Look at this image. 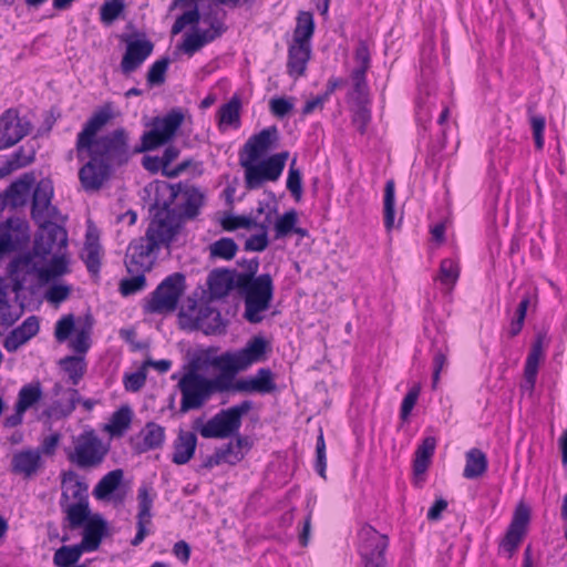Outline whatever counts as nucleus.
Masks as SVG:
<instances>
[{"mask_svg": "<svg viewBox=\"0 0 567 567\" xmlns=\"http://www.w3.org/2000/svg\"><path fill=\"white\" fill-rule=\"evenodd\" d=\"M87 240H90L87 238ZM83 259L90 272L96 274L100 270V256H99V245L86 241L84 247Z\"/></svg>", "mask_w": 567, "mask_h": 567, "instance_id": "nucleus-57", "label": "nucleus"}, {"mask_svg": "<svg viewBox=\"0 0 567 567\" xmlns=\"http://www.w3.org/2000/svg\"><path fill=\"white\" fill-rule=\"evenodd\" d=\"M240 274L236 270H215L209 279L208 286L213 295L226 296L231 289H236V279Z\"/></svg>", "mask_w": 567, "mask_h": 567, "instance_id": "nucleus-32", "label": "nucleus"}, {"mask_svg": "<svg viewBox=\"0 0 567 567\" xmlns=\"http://www.w3.org/2000/svg\"><path fill=\"white\" fill-rule=\"evenodd\" d=\"M544 349H543V337L538 336L536 341L533 343L530 352L526 359L525 369H524V382L520 385L523 392H527L529 395L533 394L539 361L543 358Z\"/></svg>", "mask_w": 567, "mask_h": 567, "instance_id": "nucleus-28", "label": "nucleus"}, {"mask_svg": "<svg viewBox=\"0 0 567 567\" xmlns=\"http://www.w3.org/2000/svg\"><path fill=\"white\" fill-rule=\"evenodd\" d=\"M71 293V287L66 285H53L45 292V299L50 303L59 305L66 300Z\"/></svg>", "mask_w": 567, "mask_h": 567, "instance_id": "nucleus-62", "label": "nucleus"}, {"mask_svg": "<svg viewBox=\"0 0 567 567\" xmlns=\"http://www.w3.org/2000/svg\"><path fill=\"white\" fill-rule=\"evenodd\" d=\"M42 466L39 449L22 450L12 455L11 472L25 478L34 476Z\"/></svg>", "mask_w": 567, "mask_h": 567, "instance_id": "nucleus-26", "label": "nucleus"}, {"mask_svg": "<svg viewBox=\"0 0 567 567\" xmlns=\"http://www.w3.org/2000/svg\"><path fill=\"white\" fill-rule=\"evenodd\" d=\"M106 532V522L100 516H93L85 525L80 547L85 551H93L100 547Z\"/></svg>", "mask_w": 567, "mask_h": 567, "instance_id": "nucleus-30", "label": "nucleus"}, {"mask_svg": "<svg viewBox=\"0 0 567 567\" xmlns=\"http://www.w3.org/2000/svg\"><path fill=\"white\" fill-rule=\"evenodd\" d=\"M487 468L486 455L478 449H472L466 453V465L463 472L466 478H476L482 476Z\"/></svg>", "mask_w": 567, "mask_h": 567, "instance_id": "nucleus-36", "label": "nucleus"}, {"mask_svg": "<svg viewBox=\"0 0 567 567\" xmlns=\"http://www.w3.org/2000/svg\"><path fill=\"white\" fill-rule=\"evenodd\" d=\"M124 477V472L121 468L113 470L105 474L93 489V495L96 499H107L110 495L115 492Z\"/></svg>", "mask_w": 567, "mask_h": 567, "instance_id": "nucleus-33", "label": "nucleus"}, {"mask_svg": "<svg viewBox=\"0 0 567 567\" xmlns=\"http://www.w3.org/2000/svg\"><path fill=\"white\" fill-rule=\"evenodd\" d=\"M181 322L183 328L202 330L206 334L217 333L223 330L219 311L207 305H202L198 309L193 308L189 313L182 311Z\"/></svg>", "mask_w": 567, "mask_h": 567, "instance_id": "nucleus-15", "label": "nucleus"}, {"mask_svg": "<svg viewBox=\"0 0 567 567\" xmlns=\"http://www.w3.org/2000/svg\"><path fill=\"white\" fill-rule=\"evenodd\" d=\"M240 100L236 96L219 109L220 124L238 126L240 123Z\"/></svg>", "mask_w": 567, "mask_h": 567, "instance_id": "nucleus-45", "label": "nucleus"}, {"mask_svg": "<svg viewBox=\"0 0 567 567\" xmlns=\"http://www.w3.org/2000/svg\"><path fill=\"white\" fill-rule=\"evenodd\" d=\"M177 388L182 394L181 413L199 410L212 398L208 378L195 369H190L178 380Z\"/></svg>", "mask_w": 567, "mask_h": 567, "instance_id": "nucleus-9", "label": "nucleus"}, {"mask_svg": "<svg viewBox=\"0 0 567 567\" xmlns=\"http://www.w3.org/2000/svg\"><path fill=\"white\" fill-rule=\"evenodd\" d=\"M297 221L298 215L296 210L286 212L275 223L276 238L287 237L295 229Z\"/></svg>", "mask_w": 567, "mask_h": 567, "instance_id": "nucleus-51", "label": "nucleus"}, {"mask_svg": "<svg viewBox=\"0 0 567 567\" xmlns=\"http://www.w3.org/2000/svg\"><path fill=\"white\" fill-rule=\"evenodd\" d=\"M18 316L11 312V306L8 300V286L0 279V323L2 326H12Z\"/></svg>", "mask_w": 567, "mask_h": 567, "instance_id": "nucleus-49", "label": "nucleus"}, {"mask_svg": "<svg viewBox=\"0 0 567 567\" xmlns=\"http://www.w3.org/2000/svg\"><path fill=\"white\" fill-rule=\"evenodd\" d=\"M197 445V436L194 432L181 430L174 442L173 463L183 465L193 457Z\"/></svg>", "mask_w": 567, "mask_h": 567, "instance_id": "nucleus-31", "label": "nucleus"}, {"mask_svg": "<svg viewBox=\"0 0 567 567\" xmlns=\"http://www.w3.org/2000/svg\"><path fill=\"white\" fill-rule=\"evenodd\" d=\"M199 19L200 13L198 11V8L195 6L194 9L184 12L175 20L172 27V34L176 35L181 33L187 24H195L199 21Z\"/></svg>", "mask_w": 567, "mask_h": 567, "instance_id": "nucleus-58", "label": "nucleus"}, {"mask_svg": "<svg viewBox=\"0 0 567 567\" xmlns=\"http://www.w3.org/2000/svg\"><path fill=\"white\" fill-rule=\"evenodd\" d=\"M359 551L364 567H388L384 553L389 546L388 536L379 533L370 525L359 532Z\"/></svg>", "mask_w": 567, "mask_h": 567, "instance_id": "nucleus-11", "label": "nucleus"}, {"mask_svg": "<svg viewBox=\"0 0 567 567\" xmlns=\"http://www.w3.org/2000/svg\"><path fill=\"white\" fill-rule=\"evenodd\" d=\"M83 551L84 550L79 544L73 546H62L55 550L53 563L60 567H70L79 561Z\"/></svg>", "mask_w": 567, "mask_h": 567, "instance_id": "nucleus-44", "label": "nucleus"}, {"mask_svg": "<svg viewBox=\"0 0 567 567\" xmlns=\"http://www.w3.org/2000/svg\"><path fill=\"white\" fill-rule=\"evenodd\" d=\"M237 251L238 245L229 237H223L209 245V254L213 258L230 260L236 256Z\"/></svg>", "mask_w": 567, "mask_h": 567, "instance_id": "nucleus-43", "label": "nucleus"}, {"mask_svg": "<svg viewBox=\"0 0 567 567\" xmlns=\"http://www.w3.org/2000/svg\"><path fill=\"white\" fill-rule=\"evenodd\" d=\"M92 323L89 322L76 332L75 338L71 341L70 347L78 353H85L90 348V333Z\"/></svg>", "mask_w": 567, "mask_h": 567, "instance_id": "nucleus-60", "label": "nucleus"}, {"mask_svg": "<svg viewBox=\"0 0 567 567\" xmlns=\"http://www.w3.org/2000/svg\"><path fill=\"white\" fill-rule=\"evenodd\" d=\"M310 44L292 42L288 50V74L295 79L302 76L306 72L308 61L310 60Z\"/></svg>", "mask_w": 567, "mask_h": 567, "instance_id": "nucleus-29", "label": "nucleus"}, {"mask_svg": "<svg viewBox=\"0 0 567 567\" xmlns=\"http://www.w3.org/2000/svg\"><path fill=\"white\" fill-rule=\"evenodd\" d=\"M140 435L143 439L142 452L162 446L165 439V429L154 422L146 423Z\"/></svg>", "mask_w": 567, "mask_h": 567, "instance_id": "nucleus-40", "label": "nucleus"}, {"mask_svg": "<svg viewBox=\"0 0 567 567\" xmlns=\"http://www.w3.org/2000/svg\"><path fill=\"white\" fill-rule=\"evenodd\" d=\"M395 184L389 179L384 187V225L388 230L394 225Z\"/></svg>", "mask_w": 567, "mask_h": 567, "instance_id": "nucleus-47", "label": "nucleus"}, {"mask_svg": "<svg viewBox=\"0 0 567 567\" xmlns=\"http://www.w3.org/2000/svg\"><path fill=\"white\" fill-rule=\"evenodd\" d=\"M43 261L33 251L13 259L9 264V275L13 282L12 290L14 292L21 291L31 276H37L40 280V271L43 269L41 264Z\"/></svg>", "mask_w": 567, "mask_h": 567, "instance_id": "nucleus-16", "label": "nucleus"}, {"mask_svg": "<svg viewBox=\"0 0 567 567\" xmlns=\"http://www.w3.org/2000/svg\"><path fill=\"white\" fill-rule=\"evenodd\" d=\"M249 274H240L236 279V289L245 303L244 318L249 323H259L274 298V280L269 274L256 276L259 261H252Z\"/></svg>", "mask_w": 567, "mask_h": 567, "instance_id": "nucleus-3", "label": "nucleus"}, {"mask_svg": "<svg viewBox=\"0 0 567 567\" xmlns=\"http://www.w3.org/2000/svg\"><path fill=\"white\" fill-rule=\"evenodd\" d=\"M528 520L529 509L525 505L519 504L516 507L514 517L499 544L501 549L507 553L508 558L513 557L519 544L522 543L526 533Z\"/></svg>", "mask_w": 567, "mask_h": 567, "instance_id": "nucleus-20", "label": "nucleus"}, {"mask_svg": "<svg viewBox=\"0 0 567 567\" xmlns=\"http://www.w3.org/2000/svg\"><path fill=\"white\" fill-rule=\"evenodd\" d=\"M252 409L251 401H243L237 405L220 410L206 423L195 421V429L205 439H228L239 433L243 416Z\"/></svg>", "mask_w": 567, "mask_h": 567, "instance_id": "nucleus-4", "label": "nucleus"}, {"mask_svg": "<svg viewBox=\"0 0 567 567\" xmlns=\"http://www.w3.org/2000/svg\"><path fill=\"white\" fill-rule=\"evenodd\" d=\"M131 422L132 410L128 405H123L112 414L110 423L105 425V431L112 436H122L130 427Z\"/></svg>", "mask_w": 567, "mask_h": 567, "instance_id": "nucleus-38", "label": "nucleus"}, {"mask_svg": "<svg viewBox=\"0 0 567 567\" xmlns=\"http://www.w3.org/2000/svg\"><path fill=\"white\" fill-rule=\"evenodd\" d=\"M132 275L130 278H124L120 282V291L123 296H131L142 291L146 286L145 272L142 270L127 271Z\"/></svg>", "mask_w": 567, "mask_h": 567, "instance_id": "nucleus-46", "label": "nucleus"}, {"mask_svg": "<svg viewBox=\"0 0 567 567\" xmlns=\"http://www.w3.org/2000/svg\"><path fill=\"white\" fill-rule=\"evenodd\" d=\"M113 117L112 104L105 103L84 123L76 136V158L84 162L79 169V181L85 192L100 190L114 171L126 165L133 155L153 151L171 142L184 121V114L177 110L163 117H155L152 130L144 132L141 144L133 147L130 133L124 127L97 135Z\"/></svg>", "mask_w": 567, "mask_h": 567, "instance_id": "nucleus-1", "label": "nucleus"}, {"mask_svg": "<svg viewBox=\"0 0 567 567\" xmlns=\"http://www.w3.org/2000/svg\"><path fill=\"white\" fill-rule=\"evenodd\" d=\"M34 181L33 174L25 173L11 183L0 195L1 207L10 206L17 208L25 205Z\"/></svg>", "mask_w": 567, "mask_h": 567, "instance_id": "nucleus-23", "label": "nucleus"}, {"mask_svg": "<svg viewBox=\"0 0 567 567\" xmlns=\"http://www.w3.org/2000/svg\"><path fill=\"white\" fill-rule=\"evenodd\" d=\"M221 227L226 231H234L238 228L250 229L257 227V221L255 218L244 215H228L221 219Z\"/></svg>", "mask_w": 567, "mask_h": 567, "instance_id": "nucleus-56", "label": "nucleus"}, {"mask_svg": "<svg viewBox=\"0 0 567 567\" xmlns=\"http://www.w3.org/2000/svg\"><path fill=\"white\" fill-rule=\"evenodd\" d=\"M146 381V370L144 365L142 368L131 374H126L124 378V386L127 391L137 392L140 391Z\"/></svg>", "mask_w": 567, "mask_h": 567, "instance_id": "nucleus-63", "label": "nucleus"}, {"mask_svg": "<svg viewBox=\"0 0 567 567\" xmlns=\"http://www.w3.org/2000/svg\"><path fill=\"white\" fill-rule=\"evenodd\" d=\"M156 208L153 219L148 224L145 233V238L151 243H155V246L169 247L171 243L178 235L183 223L178 216L174 215V210H171L169 204L165 200L162 207H158L156 203L152 209Z\"/></svg>", "mask_w": 567, "mask_h": 567, "instance_id": "nucleus-8", "label": "nucleus"}, {"mask_svg": "<svg viewBox=\"0 0 567 567\" xmlns=\"http://www.w3.org/2000/svg\"><path fill=\"white\" fill-rule=\"evenodd\" d=\"M365 73L362 71H352L351 73L353 84L352 97L354 102H370Z\"/></svg>", "mask_w": 567, "mask_h": 567, "instance_id": "nucleus-52", "label": "nucleus"}, {"mask_svg": "<svg viewBox=\"0 0 567 567\" xmlns=\"http://www.w3.org/2000/svg\"><path fill=\"white\" fill-rule=\"evenodd\" d=\"M315 31V21L312 13L308 11L299 12L297 17V25L293 31V42L301 44H310L309 41Z\"/></svg>", "mask_w": 567, "mask_h": 567, "instance_id": "nucleus-39", "label": "nucleus"}, {"mask_svg": "<svg viewBox=\"0 0 567 567\" xmlns=\"http://www.w3.org/2000/svg\"><path fill=\"white\" fill-rule=\"evenodd\" d=\"M267 348L268 343L262 337H254L239 351L225 352L215 357L210 363L219 370V373L212 379L208 378L212 395L215 393L237 392V373L246 370L252 363L262 361Z\"/></svg>", "mask_w": 567, "mask_h": 567, "instance_id": "nucleus-2", "label": "nucleus"}, {"mask_svg": "<svg viewBox=\"0 0 567 567\" xmlns=\"http://www.w3.org/2000/svg\"><path fill=\"white\" fill-rule=\"evenodd\" d=\"M69 272V261L65 255H55L51 259L48 267H43L40 271V281L48 282L56 277Z\"/></svg>", "mask_w": 567, "mask_h": 567, "instance_id": "nucleus-42", "label": "nucleus"}, {"mask_svg": "<svg viewBox=\"0 0 567 567\" xmlns=\"http://www.w3.org/2000/svg\"><path fill=\"white\" fill-rule=\"evenodd\" d=\"M53 185L50 179L42 178L32 195L31 216L39 226H45L58 217L59 210L52 205Z\"/></svg>", "mask_w": 567, "mask_h": 567, "instance_id": "nucleus-14", "label": "nucleus"}, {"mask_svg": "<svg viewBox=\"0 0 567 567\" xmlns=\"http://www.w3.org/2000/svg\"><path fill=\"white\" fill-rule=\"evenodd\" d=\"M73 444V450L68 453V460L81 470L99 467L110 450L94 430L84 431L75 436Z\"/></svg>", "mask_w": 567, "mask_h": 567, "instance_id": "nucleus-5", "label": "nucleus"}, {"mask_svg": "<svg viewBox=\"0 0 567 567\" xmlns=\"http://www.w3.org/2000/svg\"><path fill=\"white\" fill-rule=\"evenodd\" d=\"M159 248L155 243H151L145 237L134 239L127 247L125 256V267L127 271H150L153 267L154 259L152 254Z\"/></svg>", "mask_w": 567, "mask_h": 567, "instance_id": "nucleus-18", "label": "nucleus"}, {"mask_svg": "<svg viewBox=\"0 0 567 567\" xmlns=\"http://www.w3.org/2000/svg\"><path fill=\"white\" fill-rule=\"evenodd\" d=\"M62 512L65 514L69 527L76 529L87 523L90 516V505L87 503H65L60 505Z\"/></svg>", "mask_w": 567, "mask_h": 567, "instance_id": "nucleus-34", "label": "nucleus"}, {"mask_svg": "<svg viewBox=\"0 0 567 567\" xmlns=\"http://www.w3.org/2000/svg\"><path fill=\"white\" fill-rule=\"evenodd\" d=\"M53 393L55 396L61 395V399H58L52 402V404L47 410V415L49 417L54 419H64L72 414L75 410L76 404L81 402L80 394L75 389H66L64 390L61 384L55 383L53 388Z\"/></svg>", "mask_w": 567, "mask_h": 567, "instance_id": "nucleus-24", "label": "nucleus"}, {"mask_svg": "<svg viewBox=\"0 0 567 567\" xmlns=\"http://www.w3.org/2000/svg\"><path fill=\"white\" fill-rule=\"evenodd\" d=\"M73 330L74 317L72 315L64 316L55 324L54 337L59 342H64Z\"/></svg>", "mask_w": 567, "mask_h": 567, "instance_id": "nucleus-61", "label": "nucleus"}, {"mask_svg": "<svg viewBox=\"0 0 567 567\" xmlns=\"http://www.w3.org/2000/svg\"><path fill=\"white\" fill-rule=\"evenodd\" d=\"M169 207L181 221L196 218L205 204V193L193 185L177 184L169 186Z\"/></svg>", "mask_w": 567, "mask_h": 567, "instance_id": "nucleus-10", "label": "nucleus"}, {"mask_svg": "<svg viewBox=\"0 0 567 567\" xmlns=\"http://www.w3.org/2000/svg\"><path fill=\"white\" fill-rule=\"evenodd\" d=\"M40 228L41 231L34 240L33 252L42 260H45L55 248L60 250L66 247L68 234L63 227L53 221H49V224L40 226Z\"/></svg>", "mask_w": 567, "mask_h": 567, "instance_id": "nucleus-17", "label": "nucleus"}, {"mask_svg": "<svg viewBox=\"0 0 567 567\" xmlns=\"http://www.w3.org/2000/svg\"><path fill=\"white\" fill-rule=\"evenodd\" d=\"M61 488L60 505L89 502V485L72 470L62 472Z\"/></svg>", "mask_w": 567, "mask_h": 567, "instance_id": "nucleus-21", "label": "nucleus"}, {"mask_svg": "<svg viewBox=\"0 0 567 567\" xmlns=\"http://www.w3.org/2000/svg\"><path fill=\"white\" fill-rule=\"evenodd\" d=\"M169 59L167 56L162 58L154 62L147 74H146V81L148 85L151 86H157L162 85L165 82V74L167 72L168 65H169Z\"/></svg>", "mask_w": 567, "mask_h": 567, "instance_id": "nucleus-50", "label": "nucleus"}, {"mask_svg": "<svg viewBox=\"0 0 567 567\" xmlns=\"http://www.w3.org/2000/svg\"><path fill=\"white\" fill-rule=\"evenodd\" d=\"M289 152L284 151L258 161L239 159L240 166L245 171V187L248 190L260 188L265 182H276L282 174Z\"/></svg>", "mask_w": 567, "mask_h": 567, "instance_id": "nucleus-6", "label": "nucleus"}, {"mask_svg": "<svg viewBox=\"0 0 567 567\" xmlns=\"http://www.w3.org/2000/svg\"><path fill=\"white\" fill-rule=\"evenodd\" d=\"M287 188L293 196V198L299 202L302 196V177L299 168L296 167V158H293L289 166L288 178H287Z\"/></svg>", "mask_w": 567, "mask_h": 567, "instance_id": "nucleus-55", "label": "nucleus"}, {"mask_svg": "<svg viewBox=\"0 0 567 567\" xmlns=\"http://www.w3.org/2000/svg\"><path fill=\"white\" fill-rule=\"evenodd\" d=\"M278 141V130L270 126L250 136L239 153V159L259 161Z\"/></svg>", "mask_w": 567, "mask_h": 567, "instance_id": "nucleus-19", "label": "nucleus"}, {"mask_svg": "<svg viewBox=\"0 0 567 567\" xmlns=\"http://www.w3.org/2000/svg\"><path fill=\"white\" fill-rule=\"evenodd\" d=\"M184 290L185 276L182 272L169 275L152 292L144 306L145 312L163 315L175 311Z\"/></svg>", "mask_w": 567, "mask_h": 567, "instance_id": "nucleus-7", "label": "nucleus"}, {"mask_svg": "<svg viewBox=\"0 0 567 567\" xmlns=\"http://www.w3.org/2000/svg\"><path fill=\"white\" fill-rule=\"evenodd\" d=\"M40 329L39 319L35 316L28 317L19 327L13 329L4 339L3 346L7 351L14 352L22 344L34 337Z\"/></svg>", "mask_w": 567, "mask_h": 567, "instance_id": "nucleus-27", "label": "nucleus"}, {"mask_svg": "<svg viewBox=\"0 0 567 567\" xmlns=\"http://www.w3.org/2000/svg\"><path fill=\"white\" fill-rule=\"evenodd\" d=\"M31 122L20 117L16 109H8L0 116V151L10 148L29 135Z\"/></svg>", "mask_w": 567, "mask_h": 567, "instance_id": "nucleus-12", "label": "nucleus"}, {"mask_svg": "<svg viewBox=\"0 0 567 567\" xmlns=\"http://www.w3.org/2000/svg\"><path fill=\"white\" fill-rule=\"evenodd\" d=\"M354 103L355 105L352 113V123L361 134H364L371 121V112L368 107L369 102Z\"/></svg>", "mask_w": 567, "mask_h": 567, "instance_id": "nucleus-54", "label": "nucleus"}, {"mask_svg": "<svg viewBox=\"0 0 567 567\" xmlns=\"http://www.w3.org/2000/svg\"><path fill=\"white\" fill-rule=\"evenodd\" d=\"M151 488L143 485L138 488L137 501H138V513L136 515L137 533L131 540L132 546H138L143 543L145 537L148 535L147 525L151 524L152 513L151 509L154 503V496L150 493Z\"/></svg>", "mask_w": 567, "mask_h": 567, "instance_id": "nucleus-22", "label": "nucleus"}, {"mask_svg": "<svg viewBox=\"0 0 567 567\" xmlns=\"http://www.w3.org/2000/svg\"><path fill=\"white\" fill-rule=\"evenodd\" d=\"M122 41L126 43V49L120 69L122 74L128 76L137 71L153 53L154 43L145 34L138 39H134L132 35H123Z\"/></svg>", "mask_w": 567, "mask_h": 567, "instance_id": "nucleus-13", "label": "nucleus"}, {"mask_svg": "<svg viewBox=\"0 0 567 567\" xmlns=\"http://www.w3.org/2000/svg\"><path fill=\"white\" fill-rule=\"evenodd\" d=\"M12 221L8 219L6 223L0 224V258L14 250V243L12 239Z\"/></svg>", "mask_w": 567, "mask_h": 567, "instance_id": "nucleus-59", "label": "nucleus"}, {"mask_svg": "<svg viewBox=\"0 0 567 567\" xmlns=\"http://www.w3.org/2000/svg\"><path fill=\"white\" fill-rule=\"evenodd\" d=\"M62 370L68 374L73 385H76L83 378L86 364L83 357L70 355L60 360Z\"/></svg>", "mask_w": 567, "mask_h": 567, "instance_id": "nucleus-41", "label": "nucleus"}, {"mask_svg": "<svg viewBox=\"0 0 567 567\" xmlns=\"http://www.w3.org/2000/svg\"><path fill=\"white\" fill-rule=\"evenodd\" d=\"M460 276V267L453 259H444L441 262L439 280L452 288Z\"/></svg>", "mask_w": 567, "mask_h": 567, "instance_id": "nucleus-53", "label": "nucleus"}, {"mask_svg": "<svg viewBox=\"0 0 567 567\" xmlns=\"http://www.w3.org/2000/svg\"><path fill=\"white\" fill-rule=\"evenodd\" d=\"M124 9V0H107L101 6L100 19L104 24L110 25L121 16Z\"/></svg>", "mask_w": 567, "mask_h": 567, "instance_id": "nucleus-48", "label": "nucleus"}, {"mask_svg": "<svg viewBox=\"0 0 567 567\" xmlns=\"http://www.w3.org/2000/svg\"><path fill=\"white\" fill-rule=\"evenodd\" d=\"M316 454H317L316 470L322 478H326L327 456H326V442H324L322 431H320V434L317 439Z\"/></svg>", "mask_w": 567, "mask_h": 567, "instance_id": "nucleus-64", "label": "nucleus"}, {"mask_svg": "<svg viewBox=\"0 0 567 567\" xmlns=\"http://www.w3.org/2000/svg\"><path fill=\"white\" fill-rule=\"evenodd\" d=\"M42 386L39 381L28 383L20 389L16 405L20 411L25 412L34 406L42 399Z\"/></svg>", "mask_w": 567, "mask_h": 567, "instance_id": "nucleus-37", "label": "nucleus"}, {"mask_svg": "<svg viewBox=\"0 0 567 567\" xmlns=\"http://www.w3.org/2000/svg\"><path fill=\"white\" fill-rule=\"evenodd\" d=\"M236 388L238 393L268 394L277 390L274 373L269 368H261L255 375L238 379Z\"/></svg>", "mask_w": 567, "mask_h": 567, "instance_id": "nucleus-25", "label": "nucleus"}, {"mask_svg": "<svg viewBox=\"0 0 567 567\" xmlns=\"http://www.w3.org/2000/svg\"><path fill=\"white\" fill-rule=\"evenodd\" d=\"M436 440L433 436L425 437L415 451L414 473L424 474L429 467L432 455L434 454Z\"/></svg>", "mask_w": 567, "mask_h": 567, "instance_id": "nucleus-35", "label": "nucleus"}]
</instances>
